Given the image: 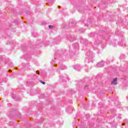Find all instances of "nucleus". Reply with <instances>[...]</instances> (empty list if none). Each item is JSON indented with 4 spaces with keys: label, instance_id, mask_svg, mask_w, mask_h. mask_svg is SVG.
<instances>
[{
    "label": "nucleus",
    "instance_id": "f03ea898",
    "mask_svg": "<svg viewBox=\"0 0 128 128\" xmlns=\"http://www.w3.org/2000/svg\"><path fill=\"white\" fill-rule=\"evenodd\" d=\"M40 82H41V84H46V82H44V81L42 80H40Z\"/></svg>",
    "mask_w": 128,
    "mask_h": 128
},
{
    "label": "nucleus",
    "instance_id": "f257e3e1",
    "mask_svg": "<svg viewBox=\"0 0 128 128\" xmlns=\"http://www.w3.org/2000/svg\"><path fill=\"white\" fill-rule=\"evenodd\" d=\"M118 84V78H115L114 79L112 82L111 83V84H114L116 86Z\"/></svg>",
    "mask_w": 128,
    "mask_h": 128
},
{
    "label": "nucleus",
    "instance_id": "7ed1b4c3",
    "mask_svg": "<svg viewBox=\"0 0 128 128\" xmlns=\"http://www.w3.org/2000/svg\"><path fill=\"white\" fill-rule=\"evenodd\" d=\"M48 28H54V26H52V25H50V26H48Z\"/></svg>",
    "mask_w": 128,
    "mask_h": 128
},
{
    "label": "nucleus",
    "instance_id": "20e7f679",
    "mask_svg": "<svg viewBox=\"0 0 128 128\" xmlns=\"http://www.w3.org/2000/svg\"><path fill=\"white\" fill-rule=\"evenodd\" d=\"M36 74H40V72H38V71H36Z\"/></svg>",
    "mask_w": 128,
    "mask_h": 128
},
{
    "label": "nucleus",
    "instance_id": "423d86ee",
    "mask_svg": "<svg viewBox=\"0 0 128 128\" xmlns=\"http://www.w3.org/2000/svg\"><path fill=\"white\" fill-rule=\"evenodd\" d=\"M122 124V126H124V124Z\"/></svg>",
    "mask_w": 128,
    "mask_h": 128
},
{
    "label": "nucleus",
    "instance_id": "39448f33",
    "mask_svg": "<svg viewBox=\"0 0 128 128\" xmlns=\"http://www.w3.org/2000/svg\"><path fill=\"white\" fill-rule=\"evenodd\" d=\"M86 88H88V86H85L84 88L86 89Z\"/></svg>",
    "mask_w": 128,
    "mask_h": 128
}]
</instances>
